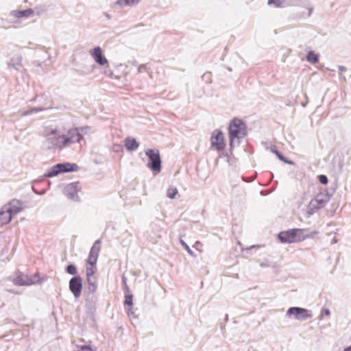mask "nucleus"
Listing matches in <instances>:
<instances>
[{
  "mask_svg": "<svg viewBox=\"0 0 351 351\" xmlns=\"http://www.w3.org/2000/svg\"><path fill=\"white\" fill-rule=\"evenodd\" d=\"M82 138V136L79 132V129L75 128L70 129L65 134L56 137H48L45 143L49 149L57 148L62 150L75 143L80 142Z\"/></svg>",
  "mask_w": 351,
  "mask_h": 351,
  "instance_id": "nucleus-1",
  "label": "nucleus"
},
{
  "mask_svg": "<svg viewBox=\"0 0 351 351\" xmlns=\"http://www.w3.org/2000/svg\"><path fill=\"white\" fill-rule=\"evenodd\" d=\"M228 131L231 147L234 145H239L240 139L247 135L245 124L239 119H234L230 122Z\"/></svg>",
  "mask_w": 351,
  "mask_h": 351,
  "instance_id": "nucleus-2",
  "label": "nucleus"
},
{
  "mask_svg": "<svg viewBox=\"0 0 351 351\" xmlns=\"http://www.w3.org/2000/svg\"><path fill=\"white\" fill-rule=\"evenodd\" d=\"M330 200V196L326 193H319L312 199L306 208L308 217L314 215L317 210L324 208Z\"/></svg>",
  "mask_w": 351,
  "mask_h": 351,
  "instance_id": "nucleus-3",
  "label": "nucleus"
},
{
  "mask_svg": "<svg viewBox=\"0 0 351 351\" xmlns=\"http://www.w3.org/2000/svg\"><path fill=\"white\" fill-rule=\"evenodd\" d=\"M145 155L149 158V162L147 166L152 171L159 173L161 170V159L159 150L157 149H147Z\"/></svg>",
  "mask_w": 351,
  "mask_h": 351,
  "instance_id": "nucleus-4",
  "label": "nucleus"
},
{
  "mask_svg": "<svg viewBox=\"0 0 351 351\" xmlns=\"http://www.w3.org/2000/svg\"><path fill=\"white\" fill-rule=\"evenodd\" d=\"M303 232L302 229H291L286 232H281L278 234L280 241L283 243H292L304 239L300 234Z\"/></svg>",
  "mask_w": 351,
  "mask_h": 351,
  "instance_id": "nucleus-5",
  "label": "nucleus"
},
{
  "mask_svg": "<svg viewBox=\"0 0 351 351\" xmlns=\"http://www.w3.org/2000/svg\"><path fill=\"white\" fill-rule=\"evenodd\" d=\"M77 169V165L70 163H59L52 167L44 176L46 178H52L58 176L59 173L74 171Z\"/></svg>",
  "mask_w": 351,
  "mask_h": 351,
  "instance_id": "nucleus-6",
  "label": "nucleus"
},
{
  "mask_svg": "<svg viewBox=\"0 0 351 351\" xmlns=\"http://www.w3.org/2000/svg\"><path fill=\"white\" fill-rule=\"evenodd\" d=\"M288 318H293L298 321H305L312 317V313L310 311L301 307H291L286 313Z\"/></svg>",
  "mask_w": 351,
  "mask_h": 351,
  "instance_id": "nucleus-7",
  "label": "nucleus"
},
{
  "mask_svg": "<svg viewBox=\"0 0 351 351\" xmlns=\"http://www.w3.org/2000/svg\"><path fill=\"white\" fill-rule=\"evenodd\" d=\"M80 186L78 182H72L67 184L64 189V194L71 200L78 202L80 199L78 192Z\"/></svg>",
  "mask_w": 351,
  "mask_h": 351,
  "instance_id": "nucleus-8",
  "label": "nucleus"
},
{
  "mask_svg": "<svg viewBox=\"0 0 351 351\" xmlns=\"http://www.w3.org/2000/svg\"><path fill=\"white\" fill-rule=\"evenodd\" d=\"M38 281L39 278L36 274L30 276L24 274H19L14 278L13 282L14 285L19 286H29L38 282Z\"/></svg>",
  "mask_w": 351,
  "mask_h": 351,
  "instance_id": "nucleus-9",
  "label": "nucleus"
},
{
  "mask_svg": "<svg viewBox=\"0 0 351 351\" xmlns=\"http://www.w3.org/2000/svg\"><path fill=\"white\" fill-rule=\"evenodd\" d=\"M69 289L74 297L78 298L82 293V280L80 276H75L69 280Z\"/></svg>",
  "mask_w": 351,
  "mask_h": 351,
  "instance_id": "nucleus-10",
  "label": "nucleus"
},
{
  "mask_svg": "<svg viewBox=\"0 0 351 351\" xmlns=\"http://www.w3.org/2000/svg\"><path fill=\"white\" fill-rule=\"evenodd\" d=\"M211 145L218 151H221L225 147L223 135L221 131L215 130L211 136Z\"/></svg>",
  "mask_w": 351,
  "mask_h": 351,
  "instance_id": "nucleus-11",
  "label": "nucleus"
},
{
  "mask_svg": "<svg viewBox=\"0 0 351 351\" xmlns=\"http://www.w3.org/2000/svg\"><path fill=\"white\" fill-rule=\"evenodd\" d=\"M100 244L101 241L98 239L94 243L93 245L90 249L88 259V263L90 265H96L99 252L100 251Z\"/></svg>",
  "mask_w": 351,
  "mask_h": 351,
  "instance_id": "nucleus-12",
  "label": "nucleus"
},
{
  "mask_svg": "<svg viewBox=\"0 0 351 351\" xmlns=\"http://www.w3.org/2000/svg\"><path fill=\"white\" fill-rule=\"evenodd\" d=\"M90 54L93 60L99 65L108 64V60L103 56L100 47H95L90 51Z\"/></svg>",
  "mask_w": 351,
  "mask_h": 351,
  "instance_id": "nucleus-13",
  "label": "nucleus"
},
{
  "mask_svg": "<svg viewBox=\"0 0 351 351\" xmlns=\"http://www.w3.org/2000/svg\"><path fill=\"white\" fill-rule=\"evenodd\" d=\"M3 208L4 209L9 210V213L13 215L21 211L22 204L20 201L13 199L9 203V204L4 206Z\"/></svg>",
  "mask_w": 351,
  "mask_h": 351,
  "instance_id": "nucleus-14",
  "label": "nucleus"
},
{
  "mask_svg": "<svg viewBox=\"0 0 351 351\" xmlns=\"http://www.w3.org/2000/svg\"><path fill=\"white\" fill-rule=\"evenodd\" d=\"M8 66L9 68H13L19 72H22L23 66L22 64L21 56L17 55L12 57L8 63Z\"/></svg>",
  "mask_w": 351,
  "mask_h": 351,
  "instance_id": "nucleus-15",
  "label": "nucleus"
},
{
  "mask_svg": "<svg viewBox=\"0 0 351 351\" xmlns=\"http://www.w3.org/2000/svg\"><path fill=\"white\" fill-rule=\"evenodd\" d=\"M34 10L29 8L23 10H12L10 12V16L15 18H28L34 14Z\"/></svg>",
  "mask_w": 351,
  "mask_h": 351,
  "instance_id": "nucleus-16",
  "label": "nucleus"
},
{
  "mask_svg": "<svg viewBox=\"0 0 351 351\" xmlns=\"http://www.w3.org/2000/svg\"><path fill=\"white\" fill-rule=\"evenodd\" d=\"M268 4H274L276 7H286L294 5L295 0H268Z\"/></svg>",
  "mask_w": 351,
  "mask_h": 351,
  "instance_id": "nucleus-17",
  "label": "nucleus"
},
{
  "mask_svg": "<svg viewBox=\"0 0 351 351\" xmlns=\"http://www.w3.org/2000/svg\"><path fill=\"white\" fill-rule=\"evenodd\" d=\"M139 144L136 140L132 137H127L125 139V147L128 151H134L137 149Z\"/></svg>",
  "mask_w": 351,
  "mask_h": 351,
  "instance_id": "nucleus-18",
  "label": "nucleus"
},
{
  "mask_svg": "<svg viewBox=\"0 0 351 351\" xmlns=\"http://www.w3.org/2000/svg\"><path fill=\"white\" fill-rule=\"evenodd\" d=\"M12 215L9 213V210L4 209L3 207L0 210V223L4 225L8 223L12 219Z\"/></svg>",
  "mask_w": 351,
  "mask_h": 351,
  "instance_id": "nucleus-19",
  "label": "nucleus"
},
{
  "mask_svg": "<svg viewBox=\"0 0 351 351\" xmlns=\"http://www.w3.org/2000/svg\"><path fill=\"white\" fill-rule=\"evenodd\" d=\"M142 0H117L116 1V4L119 5L120 7L125 6H134L137 5Z\"/></svg>",
  "mask_w": 351,
  "mask_h": 351,
  "instance_id": "nucleus-20",
  "label": "nucleus"
},
{
  "mask_svg": "<svg viewBox=\"0 0 351 351\" xmlns=\"http://www.w3.org/2000/svg\"><path fill=\"white\" fill-rule=\"evenodd\" d=\"M306 60L310 63L316 64L319 61V56L313 51H310L307 53Z\"/></svg>",
  "mask_w": 351,
  "mask_h": 351,
  "instance_id": "nucleus-21",
  "label": "nucleus"
},
{
  "mask_svg": "<svg viewBox=\"0 0 351 351\" xmlns=\"http://www.w3.org/2000/svg\"><path fill=\"white\" fill-rule=\"evenodd\" d=\"M88 282V289L89 292L94 293L97 289V283L94 278H86Z\"/></svg>",
  "mask_w": 351,
  "mask_h": 351,
  "instance_id": "nucleus-22",
  "label": "nucleus"
},
{
  "mask_svg": "<svg viewBox=\"0 0 351 351\" xmlns=\"http://www.w3.org/2000/svg\"><path fill=\"white\" fill-rule=\"evenodd\" d=\"M93 68L94 66H92L90 67L86 66L84 69H75V72L80 75H88L92 73V71H93Z\"/></svg>",
  "mask_w": 351,
  "mask_h": 351,
  "instance_id": "nucleus-23",
  "label": "nucleus"
},
{
  "mask_svg": "<svg viewBox=\"0 0 351 351\" xmlns=\"http://www.w3.org/2000/svg\"><path fill=\"white\" fill-rule=\"evenodd\" d=\"M272 152L276 155V156L278 158V159L280 160L281 161H282L287 164H290V165L293 164V161L287 159L278 150L274 149V150H272Z\"/></svg>",
  "mask_w": 351,
  "mask_h": 351,
  "instance_id": "nucleus-24",
  "label": "nucleus"
},
{
  "mask_svg": "<svg viewBox=\"0 0 351 351\" xmlns=\"http://www.w3.org/2000/svg\"><path fill=\"white\" fill-rule=\"evenodd\" d=\"M95 265L87 266L86 268V278H93L95 269H94Z\"/></svg>",
  "mask_w": 351,
  "mask_h": 351,
  "instance_id": "nucleus-25",
  "label": "nucleus"
},
{
  "mask_svg": "<svg viewBox=\"0 0 351 351\" xmlns=\"http://www.w3.org/2000/svg\"><path fill=\"white\" fill-rule=\"evenodd\" d=\"M178 194V190L175 187L169 188L167 192V196L170 199H174Z\"/></svg>",
  "mask_w": 351,
  "mask_h": 351,
  "instance_id": "nucleus-26",
  "label": "nucleus"
},
{
  "mask_svg": "<svg viewBox=\"0 0 351 351\" xmlns=\"http://www.w3.org/2000/svg\"><path fill=\"white\" fill-rule=\"evenodd\" d=\"M66 271L70 275H74L75 276L77 274V267L74 265H69L66 268Z\"/></svg>",
  "mask_w": 351,
  "mask_h": 351,
  "instance_id": "nucleus-27",
  "label": "nucleus"
},
{
  "mask_svg": "<svg viewBox=\"0 0 351 351\" xmlns=\"http://www.w3.org/2000/svg\"><path fill=\"white\" fill-rule=\"evenodd\" d=\"M180 243L183 246V247L186 250V252L192 256L195 257L196 255L194 252L191 250L189 246L182 239H180Z\"/></svg>",
  "mask_w": 351,
  "mask_h": 351,
  "instance_id": "nucleus-28",
  "label": "nucleus"
},
{
  "mask_svg": "<svg viewBox=\"0 0 351 351\" xmlns=\"http://www.w3.org/2000/svg\"><path fill=\"white\" fill-rule=\"evenodd\" d=\"M43 110H44V108H32L29 110H27V111H25V112H23L22 115L23 116H27V115H28L29 114H32L33 112H38L43 111Z\"/></svg>",
  "mask_w": 351,
  "mask_h": 351,
  "instance_id": "nucleus-29",
  "label": "nucleus"
},
{
  "mask_svg": "<svg viewBox=\"0 0 351 351\" xmlns=\"http://www.w3.org/2000/svg\"><path fill=\"white\" fill-rule=\"evenodd\" d=\"M319 181L322 184H326L328 182V178L325 175L319 176Z\"/></svg>",
  "mask_w": 351,
  "mask_h": 351,
  "instance_id": "nucleus-30",
  "label": "nucleus"
},
{
  "mask_svg": "<svg viewBox=\"0 0 351 351\" xmlns=\"http://www.w3.org/2000/svg\"><path fill=\"white\" fill-rule=\"evenodd\" d=\"M147 71V67L146 64H141L138 67V73H143Z\"/></svg>",
  "mask_w": 351,
  "mask_h": 351,
  "instance_id": "nucleus-31",
  "label": "nucleus"
},
{
  "mask_svg": "<svg viewBox=\"0 0 351 351\" xmlns=\"http://www.w3.org/2000/svg\"><path fill=\"white\" fill-rule=\"evenodd\" d=\"M125 304L128 306H132V296L127 295L125 297Z\"/></svg>",
  "mask_w": 351,
  "mask_h": 351,
  "instance_id": "nucleus-32",
  "label": "nucleus"
},
{
  "mask_svg": "<svg viewBox=\"0 0 351 351\" xmlns=\"http://www.w3.org/2000/svg\"><path fill=\"white\" fill-rule=\"evenodd\" d=\"M79 129V131L81 130L82 132L84 134H87L90 131V128L89 126H84L82 127L80 129Z\"/></svg>",
  "mask_w": 351,
  "mask_h": 351,
  "instance_id": "nucleus-33",
  "label": "nucleus"
},
{
  "mask_svg": "<svg viewBox=\"0 0 351 351\" xmlns=\"http://www.w3.org/2000/svg\"><path fill=\"white\" fill-rule=\"evenodd\" d=\"M104 73L106 75H108L110 77H112L113 73L112 71L109 69V68H106L104 71Z\"/></svg>",
  "mask_w": 351,
  "mask_h": 351,
  "instance_id": "nucleus-34",
  "label": "nucleus"
},
{
  "mask_svg": "<svg viewBox=\"0 0 351 351\" xmlns=\"http://www.w3.org/2000/svg\"><path fill=\"white\" fill-rule=\"evenodd\" d=\"M322 313H324V315L328 316L330 314V310L328 308H324L322 310Z\"/></svg>",
  "mask_w": 351,
  "mask_h": 351,
  "instance_id": "nucleus-35",
  "label": "nucleus"
},
{
  "mask_svg": "<svg viewBox=\"0 0 351 351\" xmlns=\"http://www.w3.org/2000/svg\"><path fill=\"white\" fill-rule=\"evenodd\" d=\"M338 69L341 72L345 71L346 70V68L344 66H341V65L339 66Z\"/></svg>",
  "mask_w": 351,
  "mask_h": 351,
  "instance_id": "nucleus-36",
  "label": "nucleus"
},
{
  "mask_svg": "<svg viewBox=\"0 0 351 351\" xmlns=\"http://www.w3.org/2000/svg\"><path fill=\"white\" fill-rule=\"evenodd\" d=\"M343 351H351V346L347 348H345Z\"/></svg>",
  "mask_w": 351,
  "mask_h": 351,
  "instance_id": "nucleus-37",
  "label": "nucleus"
},
{
  "mask_svg": "<svg viewBox=\"0 0 351 351\" xmlns=\"http://www.w3.org/2000/svg\"><path fill=\"white\" fill-rule=\"evenodd\" d=\"M337 243V239L336 238H333L332 241H331V243L334 244V243Z\"/></svg>",
  "mask_w": 351,
  "mask_h": 351,
  "instance_id": "nucleus-38",
  "label": "nucleus"
},
{
  "mask_svg": "<svg viewBox=\"0 0 351 351\" xmlns=\"http://www.w3.org/2000/svg\"><path fill=\"white\" fill-rule=\"evenodd\" d=\"M56 132V130H52L51 133V134H55Z\"/></svg>",
  "mask_w": 351,
  "mask_h": 351,
  "instance_id": "nucleus-39",
  "label": "nucleus"
},
{
  "mask_svg": "<svg viewBox=\"0 0 351 351\" xmlns=\"http://www.w3.org/2000/svg\"><path fill=\"white\" fill-rule=\"evenodd\" d=\"M122 280H123L124 282H125V277H123Z\"/></svg>",
  "mask_w": 351,
  "mask_h": 351,
  "instance_id": "nucleus-40",
  "label": "nucleus"
},
{
  "mask_svg": "<svg viewBox=\"0 0 351 351\" xmlns=\"http://www.w3.org/2000/svg\"><path fill=\"white\" fill-rule=\"evenodd\" d=\"M311 10H310L308 15H311Z\"/></svg>",
  "mask_w": 351,
  "mask_h": 351,
  "instance_id": "nucleus-41",
  "label": "nucleus"
},
{
  "mask_svg": "<svg viewBox=\"0 0 351 351\" xmlns=\"http://www.w3.org/2000/svg\"><path fill=\"white\" fill-rule=\"evenodd\" d=\"M343 80L344 81H346V77H343Z\"/></svg>",
  "mask_w": 351,
  "mask_h": 351,
  "instance_id": "nucleus-42",
  "label": "nucleus"
},
{
  "mask_svg": "<svg viewBox=\"0 0 351 351\" xmlns=\"http://www.w3.org/2000/svg\"><path fill=\"white\" fill-rule=\"evenodd\" d=\"M226 319H228V315H226Z\"/></svg>",
  "mask_w": 351,
  "mask_h": 351,
  "instance_id": "nucleus-43",
  "label": "nucleus"
}]
</instances>
